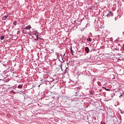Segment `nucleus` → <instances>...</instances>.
Wrapping results in <instances>:
<instances>
[{"mask_svg":"<svg viewBox=\"0 0 124 124\" xmlns=\"http://www.w3.org/2000/svg\"><path fill=\"white\" fill-rule=\"evenodd\" d=\"M31 29V25H28L25 28H24V30H30Z\"/></svg>","mask_w":124,"mask_h":124,"instance_id":"obj_1","label":"nucleus"},{"mask_svg":"<svg viewBox=\"0 0 124 124\" xmlns=\"http://www.w3.org/2000/svg\"><path fill=\"white\" fill-rule=\"evenodd\" d=\"M110 16H113V13L111 12H109V13L107 15V17H110Z\"/></svg>","mask_w":124,"mask_h":124,"instance_id":"obj_2","label":"nucleus"},{"mask_svg":"<svg viewBox=\"0 0 124 124\" xmlns=\"http://www.w3.org/2000/svg\"><path fill=\"white\" fill-rule=\"evenodd\" d=\"M90 50L89 49V47H85V51L87 52V53H89Z\"/></svg>","mask_w":124,"mask_h":124,"instance_id":"obj_3","label":"nucleus"},{"mask_svg":"<svg viewBox=\"0 0 124 124\" xmlns=\"http://www.w3.org/2000/svg\"><path fill=\"white\" fill-rule=\"evenodd\" d=\"M7 18H8V16H4L3 17V20H5V19H7Z\"/></svg>","mask_w":124,"mask_h":124,"instance_id":"obj_4","label":"nucleus"},{"mask_svg":"<svg viewBox=\"0 0 124 124\" xmlns=\"http://www.w3.org/2000/svg\"><path fill=\"white\" fill-rule=\"evenodd\" d=\"M17 88L18 89H22V88H23V85H19Z\"/></svg>","mask_w":124,"mask_h":124,"instance_id":"obj_5","label":"nucleus"},{"mask_svg":"<svg viewBox=\"0 0 124 124\" xmlns=\"http://www.w3.org/2000/svg\"><path fill=\"white\" fill-rule=\"evenodd\" d=\"M0 38L1 40H3V39H4V36H1Z\"/></svg>","mask_w":124,"mask_h":124,"instance_id":"obj_6","label":"nucleus"},{"mask_svg":"<svg viewBox=\"0 0 124 124\" xmlns=\"http://www.w3.org/2000/svg\"><path fill=\"white\" fill-rule=\"evenodd\" d=\"M88 41H89V42H91L92 41V39L91 38H89L87 39Z\"/></svg>","mask_w":124,"mask_h":124,"instance_id":"obj_7","label":"nucleus"},{"mask_svg":"<svg viewBox=\"0 0 124 124\" xmlns=\"http://www.w3.org/2000/svg\"><path fill=\"white\" fill-rule=\"evenodd\" d=\"M73 53H74L73 50H72V49H71V55H72V56H73Z\"/></svg>","mask_w":124,"mask_h":124,"instance_id":"obj_8","label":"nucleus"},{"mask_svg":"<svg viewBox=\"0 0 124 124\" xmlns=\"http://www.w3.org/2000/svg\"><path fill=\"white\" fill-rule=\"evenodd\" d=\"M61 68L62 71H63V68H62V65H61Z\"/></svg>","mask_w":124,"mask_h":124,"instance_id":"obj_9","label":"nucleus"},{"mask_svg":"<svg viewBox=\"0 0 124 124\" xmlns=\"http://www.w3.org/2000/svg\"><path fill=\"white\" fill-rule=\"evenodd\" d=\"M78 93H79V92H77V93H76V96H78Z\"/></svg>","mask_w":124,"mask_h":124,"instance_id":"obj_10","label":"nucleus"},{"mask_svg":"<svg viewBox=\"0 0 124 124\" xmlns=\"http://www.w3.org/2000/svg\"><path fill=\"white\" fill-rule=\"evenodd\" d=\"M106 91H110V89H105Z\"/></svg>","mask_w":124,"mask_h":124,"instance_id":"obj_11","label":"nucleus"},{"mask_svg":"<svg viewBox=\"0 0 124 124\" xmlns=\"http://www.w3.org/2000/svg\"><path fill=\"white\" fill-rule=\"evenodd\" d=\"M36 37H37V39H38V35H36Z\"/></svg>","mask_w":124,"mask_h":124,"instance_id":"obj_12","label":"nucleus"},{"mask_svg":"<svg viewBox=\"0 0 124 124\" xmlns=\"http://www.w3.org/2000/svg\"><path fill=\"white\" fill-rule=\"evenodd\" d=\"M38 39H35L34 40H35V41H36V40H37Z\"/></svg>","mask_w":124,"mask_h":124,"instance_id":"obj_13","label":"nucleus"},{"mask_svg":"<svg viewBox=\"0 0 124 124\" xmlns=\"http://www.w3.org/2000/svg\"><path fill=\"white\" fill-rule=\"evenodd\" d=\"M24 31H23V33H26V32H24Z\"/></svg>","mask_w":124,"mask_h":124,"instance_id":"obj_14","label":"nucleus"}]
</instances>
